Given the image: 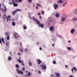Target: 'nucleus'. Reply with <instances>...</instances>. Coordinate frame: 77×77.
<instances>
[{"label": "nucleus", "mask_w": 77, "mask_h": 77, "mask_svg": "<svg viewBox=\"0 0 77 77\" xmlns=\"http://www.w3.org/2000/svg\"><path fill=\"white\" fill-rule=\"evenodd\" d=\"M63 6L64 7L65 6V4H63Z\"/></svg>", "instance_id": "55"}, {"label": "nucleus", "mask_w": 77, "mask_h": 77, "mask_svg": "<svg viewBox=\"0 0 77 77\" xmlns=\"http://www.w3.org/2000/svg\"><path fill=\"white\" fill-rule=\"evenodd\" d=\"M56 17H59L60 15H59V14L58 13H57L56 14Z\"/></svg>", "instance_id": "22"}, {"label": "nucleus", "mask_w": 77, "mask_h": 77, "mask_svg": "<svg viewBox=\"0 0 77 77\" xmlns=\"http://www.w3.org/2000/svg\"><path fill=\"white\" fill-rule=\"evenodd\" d=\"M37 60L38 62V64L40 65V64H41V63L42 62L41 60L39 59H38Z\"/></svg>", "instance_id": "10"}, {"label": "nucleus", "mask_w": 77, "mask_h": 77, "mask_svg": "<svg viewBox=\"0 0 77 77\" xmlns=\"http://www.w3.org/2000/svg\"><path fill=\"white\" fill-rule=\"evenodd\" d=\"M20 12H21V9H20L19 11Z\"/></svg>", "instance_id": "62"}, {"label": "nucleus", "mask_w": 77, "mask_h": 77, "mask_svg": "<svg viewBox=\"0 0 77 77\" xmlns=\"http://www.w3.org/2000/svg\"><path fill=\"white\" fill-rule=\"evenodd\" d=\"M66 19V18L65 17H64V18H63V17L62 18V21H65V20Z\"/></svg>", "instance_id": "20"}, {"label": "nucleus", "mask_w": 77, "mask_h": 77, "mask_svg": "<svg viewBox=\"0 0 77 77\" xmlns=\"http://www.w3.org/2000/svg\"><path fill=\"white\" fill-rule=\"evenodd\" d=\"M10 5H12V2H10Z\"/></svg>", "instance_id": "59"}, {"label": "nucleus", "mask_w": 77, "mask_h": 77, "mask_svg": "<svg viewBox=\"0 0 77 77\" xmlns=\"http://www.w3.org/2000/svg\"><path fill=\"white\" fill-rule=\"evenodd\" d=\"M0 43L1 44H2V39L0 38Z\"/></svg>", "instance_id": "36"}, {"label": "nucleus", "mask_w": 77, "mask_h": 77, "mask_svg": "<svg viewBox=\"0 0 77 77\" xmlns=\"http://www.w3.org/2000/svg\"><path fill=\"white\" fill-rule=\"evenodd\" d=\"M1 10L3 11V12L4 13V12H5V11L3 10V9H1Z\"/></svg>", "instance_id": "43"}, {"label": "nucleus", "mask_w": 77, "mask_h": 77, "mask_svg": "<svg viewBox=\"0 0 77 77\" xmlns=\"http://www.w3.org/2000/svg\"><path fill=\"white\" fill-rule=\"evenodd\" d=\"M9 54H11V52H9Z\"/></svg>", "instance_id": "63"}, {"label": "nucleus", "mask_w": 77, "mask_h": 77, "mask_svg": "<svg viewBox=\"0 0 77 77\" xmlns=\"http://www.w3.org/2000/svg\"><path fill=\"white\" fill-rule=\"evenodd\" d=\"M18 61L19 63H23V60L21 61V60L20 59L18 60Z\"/></svg>", "instance_id": "14"}, {"label": "nucleus", "mask_w": 77, "mask_h": 77, "mask_svg": "<svg viewBox=\"0 0 77 77\" xmlns=\"http://www.w3.org/2000/svg\"><path fill=\"white\" fill-rule=\"evenodd\" d=\"M68 42H69H69H71V41H68Z\"/></svg>", "instance_id": "57"}, {"label": "nucleus", "mask_w": 77, "mask_h": 77, "mask_svg": "<svg viewBox=\"0 0 77 77\" xmlns=\"http://www.w3.org/2000/svg\"><path fill=\"white\" fill-rule=\"evenodd\" d=\"M72 20H73V21L75 20V18L74 17V18H73Z\"/></svg>", "instance_id": "49"}, {"label": "nucleus", "mask_w": 77, "mask_h": 77, "mask_svg": "<svg viewBox=\"0 0 77 77\" xmlns=\"http://www.w3.org/2000/svg\"><path fill=\"white\" fill-rule=\"evenodd\" d=\"M31 74H30V72H29L28 73V76H30Z\"/></svg>", "instance_id": "33"}, {"label": "nucleus", "mask_w": 77, "mask_h": 77, "mask_svg": "<svg viewBox=\"0 0 77 77\" xmlns=\"http://www.w3.org/2000/svg\"><path fill=\"white\" fill-rule=\"evenodd\" d=\"M17 35V33L15 32H14L13 33V36L14 37L15 39H17V38H18V35H17V36L16 35Z\"/></svg>", "instance_id": "1"}, {"label": "nucleus", "mask_w": 77, "mask_h": 77, "mask_svg": "<svg viewBox=\"0 0 77 77\" xmlns=\"http://www.w3.org/2000/svg\"><path fill=\"white\" fill-rule=\"evenodd\" d=\"M5 34V35H6V36H8V33H7V32H6Z\"/></svg>", "instance_id": "45"}, {"label": "nucleus", "mask_w": 77, "mask_h": 77, "mask_svg": "<svg viewBox=\"0 0 77 77\" xmlns=\"http://www.w3.org/2000/svg\"><path fill=\"white\" fill-rule=\"evenodd\" d=\"M16 11H17V12H18V11H20V10L19 9H17L16 10Z\"/></svg>", "instance_id": "42"}, {"label": "nucleus", "mask_w": 77, "mask_h": 77, "mask_svg": "<svg viewBox=\"0 0 77 77\" xmlns=\"http://www.w3.org/2000/svg\"><path fill=\"white\" fill-rule=\"evenodd\" d=\"M2 42H3V43H4V44H5V40H4V39H3V38H2Z\"/></svg>", "instance_id": "19"}, {"label": "nucleus", "mask_w": 77, "mask_h": 77, "mask_svg": "<svg viewBox=\"0 0 77 77\" xmlns=\"http://www.w3.org/2000/svg\"><path fill=\"white\" fill-rule=\"evenodd\" d=\"M11 57H8V59L9 60H11Z\"/></svg>", "instance_id": "30"}, {"label": "nucleus", "mask_w": 77, "mask_h": 77, "mask_svg": "<svg viewBox=\"0 0 77 77\" xmlns=\"http://www.w3.org/2000/svg\"><path fill=\"white\" fill-rule=\"evenodd\" d=\"M38 74H41V71L38 70Z\"/></svg>", "instance_id": "35"}, {"label": "nucleus", "mask_w": 77, "mask_h": 77, "mask_svg": "<svg viewBox=\"0 0 77 77\" xmlns=\"http://www.w3.org/2000/svg\"><path fill=\"white\" fill-rule=\"evenodd\" d=\"M62 0H59L58 1H57V3H62Z\"/></svg>", "instance_id": "13"}, {"label": "nucleus", "mask_w": 77, "mask_h": 77, "mask_svg": "<svg viewBox=\"0 0 77 77\" xmlns=\"http://www.w3.org/2000/svg\"><path fill=\"white\" fill-rule=\"evenodd\" d=\"M39 49H40V50H42V48H41V47H40Z\"/></svg>", "instance_id": "53"}, {"label": "nucleus", "mask_w": 77, "mask_h": 77, "mask_svg": "<svg viewBox=\"0 0 77 77\" xmlns=\"http://www.w3.org/2000/svg\"><path fill=\"white\" fill-rule=\"evenodd\" d=\"M20 46H21V47H22L23 46V44H22V43L21 42L20 43Z\"/></svg>", "instance_id": "37"}, {"label": "nucleus", "mask_w": 77, "mask_h": 77, "mask_svg": "<svg viewBox=\"0 0 77 77\" xmlns=\"http://www.w3.org/2000/svg\"><path fill=\"white\" fill-rule=\"evenodd\" d=\"M22 65H23V66H24V63L22 62Z\"/></svg>", "instance_id": "41"}, {"label": "nucleus", "mask_w": 77, "mask_h": 77, "mask_svg": "<svg viewBox=\"0 0 77 77\" xmlns=\"http://www.w3.org/2000/svg\"><path fill=\"white\" fill-rule=\"evenodd\" d=\"M12 25L13 26H15V23L14 22H12Z\"/></svg>", "instance_id": "21"}, {"label": "nucleus", "mask_w": 77, "mask_h": 77, "mask_svg": "<svg viewBox=\"0 0 77 77\" xmlns=\"http://www.w3.org/2000/svg\"><path fill=\"white\" fill-rule=\"evenodd\" d=\"M36 9L37 10H38V6H36Z\"/></svg>", "instance_id": "48"}, {"label": "nucleus", "mask_w": 77, "mask_h": 77, "mask_svg": "<svg viewBox=\"0 0 77 77\" xmlns=\"http://www.w3.org/2000/svg\"><path fill=\"white\" fill-rule=\"evenodd\" d=\"M53 7L54 8V9L56 10L57 9V8H58L59 7V5L57 4H54L53 5Z\"/></svg>", "instance_id": "3"}, {"label": "nucleus", "mask_w": 77, "mask_h": 77, "mask_svg": "<svg viewBox=\"0 0 77 77\" xmlns=\"http://www.w3.org/2000/svg\"><path fill=\"white\" fill-rule=\"evenodd\" d=\"M65 66L66 68H68V66L66 65H65Z\"/></svg>", "instance_id": "39"}, {"label": "nucleus", "mask_w": 77, "mask_h": 77, "mask_svg": "<svg viewBox=\"0 0 77 77\" xmlns=\"http://www.w3.org/2000/svg\"><path fill=\"white\" fill-rule=\"evenodd\" d=\"M24 51H25V52H26V53L27 51H28V50L27 49H25Z\"/></svg>", "instance_id": "32"}, {"label": "nucleus", "mask_w": 77, "mask_h": 77, "mask_svg": "<svg viewBox=\"0 0 77 77\" xmlns=\"http://www.w3.org/2000/svg\"><path fill=\"white\" fill-rule=\"evenodd\" d=\"M2 18L4 20H5V19H6V18H7V17H6V14H5L2 17Z\"/></svg>", "instance_id": "9"}, {"label": "nucleus", "mask_w": 77, "mask_h": 77, "mask_svg": "<svg viewBox=\"0 0 77 77\" xmlns=\"http://www.w3.org/2000/svg\"><path fill=\"white\" fill-rule=\"evenodd\" d=\"M67 49H68V50L69 51L71 50V48L69 47H67Z\"/></svg>", "instance_id": "27"}, {"label": "nucleus", "mask_w": 77, "mask_h": 77, "mask_svg": "<svg viewBox=\"0 0 77 77\" xmlns=\"http://www.w3.org/2000/svg\"><path fill=\"white\" fill-rule=\"evenodd\" d=\"M53 63H54V64H56V61H54L52 62Z\"/></svg>", "instance_id": "29"}, {"label": "nucleus", "mask_w": 77, "mask_h": 77, "mask_svg": "<svg viewBox=\"0 0 77 77\" xmlns=\"http://www.w3.org/2000/svg\"><path fill=\"white\" fill-rule=\"evenodd\" d=\"M18 55H20V53H19L17 54Z\"/></svg>", "instance_id": "54"}, {"label": "nucleus", "mask_w": 77, "mask_h": 77, "mask_svg": "<svg viewBox=\"0 0 77 77\" xmlns=\"http://www.w3.org/2000/svg\"><path fill=\"white\" fill-rule=\"evenodd\" d=\"M74 69L75 71H77V69H76V68L74 67H73V68L71 69L72 71V72H73Z\"/></svg>", "instance_id": "12"}, {"label": "nucleus", "mask_w": 77, "mask_h": 77, "mask_svg": "<svg viewBox=\"0 0 77 77\" xmlns=\"http://www.w3.org/2000/svg\"><path fill=\"white\" fill-rule=\"evenodd\" d=\"M23 29H24V30H26L27 29V26H26V25H24L23 26Z\"/></svg>", "instance_id": "16"}, {"label": "nucleus", "mask_w": 77, "mask_h": 77, "mask_svg": "<svg viewBox=\"0 0 77 77\" xmlns=\"http://www.w3.org/2000/svg\"><path fill=\"white\" fill-rule=\"evenodd\" d=\"M55 75H56V77H60V73H56Z\"/></svg>", "instance_id": "8"}, {"label": "nucleus", "mask_w": 77, "mask_h": 77, "mask_svg": "<svg viewBox=\"0 0 77 77\" xmlns=\"http://www.w3.org/2000/svg\"><path fill=\"white\" fill-rule=\"evenodd\" d=\"M75 13H76V15H77V9H76L75 10Z\"/></svg>", "instance_id": "34"}, {"label": "nucleus", "mask_w": 77, "mask_h": 77, "mask_svg": "<svg viewBox=\"0 0 77 77\" xmlns=\"http://www.w3.org/2000/svg\"><path fill=\"white\" fill-rule=\"evenodd\" d=\"M19 50H20V51H21V52H23V49L20 48Z\"/></svg>", "instance_id": "38"}, {"label": "nucleus", "mask_w": 77, "mask_h": 77, "mask_svg": "<svg viewBox=\"0 0 77 77\" xmlns=\"http://www.w3.org/2000/svg\"><path fill=\"white\" fill-rule=\"evenodd\" d=\"M9 21V19L7 18V21L8 22Z\"/></svg>", "instance_id": "50"}, {"label": "nucleus", "mask_w": 77, "mask_h": 77, "mask_svg": "<svg viewBox=\"0 0 77 77\" xmlns=\"http://www.w3.org/2000/svg\"><path fill=\"white\" fill-rule=\"evenodd\" d=\"M13 0V1H12V3L13 5L14 6V7H17V6H18V4L17 3H14L15 2V1H14V0Z\"/></svg>", "instance_id": "4"}, {"label": "nucleus", "mask_w": 77, "mask_h": 77, "mask_svg": "<svg viewBox=\"0 0 77 77\" xmlns=\"http://www.w3.org/2000/svg\"><path fill=\"white\" fill-rule=\"evenodd\" d=\"M29 66H32V63H31V62H30V61H29Z\"/></svg>", "instance_id": "23"}, {"label": "nucleus", "mask_w": 77, "mask_h": 77, "mask_svg": "<svg viewBox=\"0 0 77 77\" xmlns=\"http://www.w3.org/2000/svg\"><path fill=\"white\" fill-rule=\"evenodd\" d=\"M51 77H54V75L53 74L51 75Z\"/></svg>", "instance_id": "44"}, {"label": "nucleus", "mask_w": 77, "mask_h": 77, "mask_svg": "<svg viewBox=\"0 0 77 77\" xmlns=\"http://www.w3.org/2000/svg\"><path fill=\"white\" fill-rule=\"evenodd\" d=\"M41 66V67H42L43 69H46V68H47V66H46V65H44L42 64Z\"/></svg>", "instance_id": "6"}, {"label": "nucleus", "mask_w": 77, "mask_h": 77, "mask_svg": "<svg viewBox=\"0 0 77 77\" xmlns=\"http://www.w3.org/2000/svg\"><path fill=\"white\" fill-rule=\"evenodd\" d=\"M22 69L23 71H24V69H25V68H24V67H23Z\"/></svg>", "instance_id": "40"}, {"label": "nucleus", "mask_w": 77, "mask_h": 77, "mask_svg": "<svg viewBox=\"0 0 77 77\" xmlns=\"http://www.w3.org/2000/svg\"><path fill=\"white\" fill-rule=\"evenodd\" d=\"M17 71L18 74H23V72L21 71H20V70L18 69H17Z\"/></svg>", "instance_id": "5"}, {"label": "nucleus", "mask_w": 77, "mask_h": 77, "mask_svg": "<svg viewBox=\"0 0 77 77\" xmlns=\"http://www.w3.org/2000/svg\"><path fill=\"white\" fill-rule=\"evenodd\" d=\"M74 31H75V29H72L71 31V33L73 34L74 33Z\"/></svg>", "instance_id": "15"}, {"label": "nucleus", "mask_w": 77, "mask_h": 77, "mask_svg": "<svg viewBox=\"0 0 77 77\" xmlns=\"http://www.w3.org/2000/svg\"><path fill=\"white\" fill-rule=\"evenodd\" d=\"M12 21H14V19H12Z\"/></svg>", "instance_id": "64"}, {"label": "nucleus", "mask_w": 77, "mask_h": 77, "mask_svg": "<svg viewBox=\"0 0 77 77\" xmlns=\"http://www.w3.org/2000/svg\"><path fill=\"white\" fill-rule=\"evenodd\" d=\"M64 4H65V5H66V4H67V2H65Z\"/></svg>", "instance_id": "61"}, {"label": "nucleus", "mask_w": 77, "mask_h": 77, "mask_svg": "<svg viewBox=\"0 0 77 77\" xmlns=\"http://www.w3.org/2000/svg\"><path fill=\"white\" fill-rule=\"evenodd\" d=\"M32 19L34 21H36L37 23H38L39 21L38 20L35 18V17H32Z\"/></svg>", "instance_id": "7"}, {"label": "nucleus", "mask_w": 77, "mask_h": 77, "mask_svg": "<svg viewBox=\"0 0 77 77\" xmlns=\"http://www.w3.org/2000/svg\"><path fill=\"white\" fill-rule=\"evenodd\" d=\"M11 16H8L7 17V18H8V19H9V18H11Z\"/></svg>", "instance_id": "28"}, {"label": "nucleus", "mask_w": 77, "mask_h": 77, "mask_svg": "<svg viewBox=\"0 0 77 77\" xmlns=\"http://www.w3.org/2000/svg\"><path fill=\"white\" fill-rule=\"evenodd\" d=\"M4 7L5 9V12H4V14H5L6 12V9H7V8H6V7L5 6H4Z\"/></svg>", "instance_id": "25"}, {"label": "nucleus", "mask_w": 77, "mask_h": 77, "mask_svg": "<svg viewBox=\"0 0 77 77\" xmlns=\"http://www.w3.org/2000/svg\"><path fill=\"white\" fill-rule=\"evenodd\" d=\"M52 46L53 47H54V43H53V44H52Z\"/></svg>", "instance_id": "52"}, {"label": "nucleus", "mask_w": 77, "mask_h": 77, "mask_svg": "<svg viewBox=\"0 0 77 77\" xmlns=\"http://www.w3.org/2000/svg\"><path fill=\"white\" fill-rule=\"evenodd\" d=\"M17 13V11L16 10L12 12V14L13 15H15V14Z\"/></svg>", "instance_id": "11"}, {"label": "nucleus", "mask_w": 77, "mask_h": 77, "mask_svg": "<svg viewBox=\"0 0 77 77\" xmlns=\"http://www.w3.org/2000/svg\"><path fill=\"white\" fill-rule=\"evenodd\" d=\"M15 66L17 68H19V65H18V64H17L15 65Z\"/></svg>", "instance_id": "26"}, {"label": "nucleus", "mask_w": 77, "mask_h": 77, "mask_svg": "<svg viewBox=\"0 0 77 77\" xmlns=\"http://www.w3.org/2000/svg\"><path fill=\"white\" fill-rule=\"evenodd\" d=\"M29 2H32V0H28Z\"/></svg>", "instance_id": "51"}, {"label": "nucleus", "mask_w": 77, "mask_h": 77, "mask_svg": "<svg viewBox=\"0 0 77 77\" xmlns=\"http://www.w3.org/2000/svg\"><path fill=\"white\" fill-rule=\"evenodd\" d=\"M10 37L9 36H7V40H9Z\"/></svg>", "instance_id": "31"}, {"label": "nucleus", "mask_w": 77, "mask_h": 77, "mask_svg": "<svg viewBox=\"0 0 77 77\" xmlns=\"http://www.w3.org/2000/svg\"><path fill=\"white\" fill-rule=\"evenodd\" d=\"M38 15H39V16L41 15V13H40V12H39L38 13Z\"/></svg>", "instance_id": "47"}, {"label": "nucleus", "mask_w": 77, "mask_h": 77, "mask_svg": "<svg viewBox=\"0 0 77 77\" xmlns=\"http://www.w3.org/2000/svg\"><path fill=\"white\" fill-rule=\"evenodd\" d=\"M37 23L38 24V26L39 27H41L42 28H44V25L43 24H41V23L39 21H38Z\"/></svg>", "instance_id": "2"}, {"label": "nucleus", "mask_w": 77, "mask_h": 77, "mask_svg": "<svg viewBox=\"0 0 77 77\" xmlns=\"http://www.w3.org/2000/svg\"><path fill=\"white\" fill-rule=\"evenodd\" d=\"M53 29H54V27L53 26L51 27L50 28V30H51V31H52V30H53Z\"/></svg>", "instance_id": "17"}, {"label": "nucleus", "mask_w": 77, "mask_h": 77, "mask_svg": "<svg viewBox=\"0 0 77 77\" xmlns=\"http://www.w3.org/2000/svg\"><path fill=\"white\" fill-rule=\"evenodd\" d=\"M37 5L38 6H39V7H40V8H41V7H42V5H41L38 3L37 4Z\"/></svg>", "instance_id": "18"}, {"label": "nucleus", "mask_w": 77, "mask_h": 77, "mask_svg": "<svg viewBox=\"0 0 77 77\" xmlns=\"http://www.w3.org/2000/svg\"><path fill=\"white\" fill-rule=\"evenodd\" d=\"M42 14H44V11H42Z\"/></svg>", "instance_id": "46"}, {"label": "nucleus", "mask_w": 77, "mask_h": 77, "mask_svg": "<svg viewBox=\"0 0 77 77\" xmlns=\"http://www.w3.org/2000/svg\"><path fill=\"white\" fill-rule=\"evenodd\" d=\"M6 46H9V42H7L6 43Z\"/></svg>", "instance_id": "24"}, {"label": "nucleus", "mask_w": 77, "mask_h": 77, "mask_svg": "<svg viewBox=\"0 0 77 77\" xmlns=\"http://www.w3.org/2000/svg\"><path fill=\"white\" fill-rule=\"evenodd\" d=\"M39 18L40 19H41V18H42V17H41V16H40Z\"/></svg>", "instance_id": "56"}, {"label": "nucleus", "mask_w": 77, "mask_h": 77, "mask_svg": "<svg viewBox=\"0 0 77 77\" xmlns=\"http://www.w3.org/2000/svg\"><path fill=\"white\" fill-rule=\"evenodd\" d=\"M19 2H22V0H18Z\"/></svg>", "instance_id": "58"}, {"label": "nucleus", "mask_w": 77, "mask_h": 77, "mask_svg": "<svg viewBox=\"0 0 77 77\" xmlns=\"http://www.w3.org/2000/svg\"><path fill=\"white\" fill-rule=\"evenodd\" d=\"M28 72V71L27 70H26L25 71V72L26 73L27 72Z\"/></svg>", "instance_id": "60"}]
</instances>
